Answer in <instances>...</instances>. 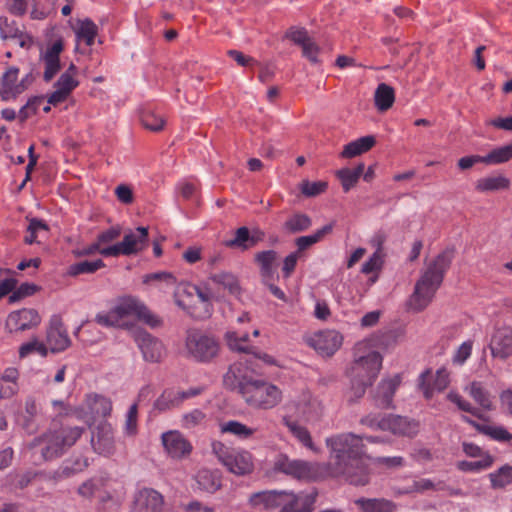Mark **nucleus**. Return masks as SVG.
<instances>
[{
  "label": "nucleus",
  "mask_w": 512,
  "mask_h": 512,
  "mask_svg": "<svg viewBox=\"0 0 512 512\" xmlns=\"http://www.w3.org/2000/svg\"><path fill=\"white\" fill-rule=\"evenodd\" d=\"M326 445L334 458L336 474L345 475L354 485L368 483V461L363 454L362 438L352 433L338 434L328 437Z\"/></svg>",
  "instance_id": "obj_1"
},
{
  "label": "nucleus",
  "mask_w": 512,
  "mask_h": 512,
  "mask_svg": "<svg viewBox=\"0 0 512 512\" xmlns=\"http://www.w3.org/2000/svg\"><path fill=\"white\" fill-rule=\"evenodd\" d=\"M138 320L156 327L160 320L138 298L133 296L119 297L108 311L99 312L95 321L104 327L129 329L133 321Z\"/></svg>",
  "instance_id": "obj_2"
},
{
  "label": "nucleus",
  "mask_w": 512,
  "mask_h": 512,
  "mask_svg": "<svg viewBox=\"0 0 512 512\" xmlns=\"http://www.w3.org/2000/svg\"><path fill=\"white\" fill-rule=\"evenodd\" d=\"M452 256L451 251H443L427 266L408 300L410 310L419 312L431 303L436 290L442 283L444 272L451 264Z\"/></svg>",
  "instance_id": "obj_3"
},
{
  "label": "nucleus",
  "mask_w": 512,
  "mask_h": 512,
  "mask_svg": "<svg viewBox=\"0 0 512 512\" xmlns=\"http://www.w3.org/2000/svg\"><path fill=\"white\" fill-rule=\"evenodd\" d=\"M382 361L383 358L375 350L373 341L362 340L353 348V361L347 369V375L350 379L373 384L382 368Z\"/></svg>",
  "instance_id": "obj_4"
},
{
  "label": "nucleus",
  "mask_w": 512,
  "mask_h": 512,
  "mask_svg": "<svg viewBox=\"0 0 512 512\" xmlns=\"http://www.w3.org/2000/svg\"><path fill=\"white\" fill-rule=\"evenodd\" d=\"M244 401L255 409L270 410L277 407L283 400V391L276 384L255 379L242 386Z\"/></svg>",
  "instance_id": "obj_5"
},
{
  "label": "nucleus",
  "mask_w": 512,
  "mask_h": 512,
  "mask_svg": "<svg viewBox=\"0 0 512 512\" xmlns=\"http://www.w3.org/2000/svg\"><path fill=\"white\" fill-rule=\"evenodd\" d=\"M82 433L83 429L80 427H62L59 430L45 433L41 438L34 439L29 447L43 445L42 456L45 460H50L59 457L73 446Z\"/></svg>",
  "instance_id": "obj_6"
},
{
  "label": "nucleus",
  "mask_w": 512,
  "mask_h": 512,
  "mask_svg": "<svg viewBox=\"0 0 512 512\" xmlns=\"http://www.w3.org/2000/svg\"><path fill=\"white\" fill-rule=\"evenodd\" d=\"M212 451L218 461L235 475L244 476L254 469L252 454L243 449L226 446L220 441L212 443Z\"/></svg>",
  "instance_id": "obj_7"
},
{
  "label": "nucleus",
  "mask_w": 512,
  "mask_h": 512,
  "mask_svg": "<svg viewBox=\"0 0 512 512\" xmlns=\"http://www.w3.org/2000/svg\"><path fill=\"white\" fill-rule=\"evenodd\" d=\"M64 39L61 35H52L39 44V65L43 68V79L50 82L61 70V54L64 51Z\"/></svg>",
  "instance_id": "obj_8"
},
{
  "label": "nucleus",
  "mask_w": 512,
  "mask_h": 512,
  "mask_svg": "<svg viewBox=\"0 0 512 512\" xmlns=\"http://www.w3.org/2000/svg\"><path fill=\"white\" fill-rule=\"evenodd\" d=\"M149 234L148 228L137 227L125 233L122 241L105 247L101 251L104 257H118L136 255L142 252L148 246Z\"/></svg>",
  "instance_id": "obj_9"
},
{
  "label": "nucleus",
  "mask_w": 512,
  "mask_h": 512,
  "mask_svg": "<svg viewBox=\"0 0 512 512\" xmlns=\"http://www.w3.org/2000/svg\"><path fill=\"white\" fill-rule=\"evenodd\" d=\"M274 470L297 480L311 481L319 476V464L301 459H292L286 454H279L273 463Z\"/></svg>",
  "instance_id": "obj_10"
},
{
  "label": "nucleus",
  "mask_w": 512,
  "mask_h": 512,
  "mask_svg": "<svg viewBox=\"0 0 512 512\" xmlns=\"http://www.w3.org/2000/svg\"><path fill=\"white\" fill-rule=\"evenodd\" d=\"M360 422L371 429L390 431L399 436H413L417 434L419 429L417 422L398 415H388L380 419L368 415L363 417Z\"/></svg>",
  "instance_id": "obj_11"
},
{
  "label": "nucleus",
  "mask_w": 512,
  "mask_h": 512,
  "mask_svg": "<svg viewBox=\"0 0 512 512\" xmlns=\"http://www.w3.org/2000/svg\"><path fill=\"white\" fill-rule=\"evenodd\" d=\"M185 348L188 355L198 362H209L219 353V344L211 336L192 330L187 333Z\"/></svg>",
  "instance_id": "obj_12"
},
{
  "label": "nucleus",
  "mask_w": 512,
  "mask_h": 512,
  "mask_svg": "<svg viewBox=\"0 0 512 512\" xmlns=\"http://www.w3.org/2000/svg\"><path fill=\"white\" fill-rule=\"evenodd\" d=\"M18 76L19 69L9 67L0 77V97L3 101L15 100L28 89L33 81L30 74H26L21 79Z\"/></svg>",
  "instance_id": "obj_13"
},
{
  "label": "nucleus",
  "mask_w": 512,
  "mask_h": 512,
  "mask_svg": "<svg viewBox=\"0 0 512 512\" xmlns=\"http://www.w3.org/2000/svg\"><path fill=\"white\" fill-rule=\"evenodd\" d=\"M305 342L321 356L330 357L342 346L343 336L336 330L326 329L307 336Z\"/></svg>",
  "instance_id": "obj_14"
},
{
  "label": "nucleus",
  "mask_w": 512,
  "mask_h": 512,
  "mask_svg": "<svg viewBox=\"0 0 512 512\" xmlns=\"http://www.w3.org/2000/svg\"><path fill=\"white\" fill-rule=\"evenodd\" d=\"M79 84V70L71 63L55 82L54 90L48 96V103L57 105L64 102Z\"/></svg>",
  "instance_id": "obj_15"
},
{
  "label": "nucleus",
  "mask_w": 512,
  "mask_h": 512,
  "mask_svg": "<svg viewBox=\"0 0 512 512\" xmlns=\"http://www.w3.org/2000/svg\"><path fill=\"white\" fill-rule=\"evenodd\" d=\"M161 443L165 454L174 460H182L192 452V444L178 430H169L161 435Z\"/></svg>",
  "instance_id": "obj_16"
},
{
  "label": "nucleus",
  "mask_w": 512,
  "mask_h": 512,
  "mask_svg": "<svg viewBox=\"0 0 512 512\" xmlns=\"http://www.w3.org/2000/svg\"><path fill=\"white\" fill-rule=\"evenodd\" d=\"M41 323L38 311L22 308L10 312L6 319V328L10 333L23 332L36 328Z\"/></svg>",
  "instance_id": "obj_17"
},
{
  "label": "nucleus",
  "mask_w": 512,
  "mask_h": 512,
  "mask_svg": "<svg viewBox=\"0 0 512 512\" xmlns=\"http://www.w3.org/2000/svg\"><path fill=\"white\" fill-rule=\"evenodd\" d=\"M314 502L312 494L283 490L278 512H312Z\"/></svg>",
  "instance_id": "obj_18"
},
{
  "label": "nucleus",
  "mask_w": 512,
  "mask_h": 512,
  "mask_svg": "<svg viewBox=\"0 0 512 512\" xmlns=\"http://www.w3.org/2000/svg\"><path fill=\"white\" fill-rule=\"evenodd\" d=\"M55 0H13L9 6L11 13L15 15H23L31 8L30 16L35 20L45 19Z\"/></svg>",
  "instance_id": "obj_19"
},
{
  "label": "nucleus",
  "mask_w": 512,
  "mask_h": 512,
  "mask_svg": "<svg viewBox=\"0 0 512 512\" xmlns=\"http://www.w3.org/2000/svg\"><path fill=\"white\" fill-rule=\"evenodd\" d=\"M163 508V495L152 488H143L136 493L131 512H162Z\"/></svg>",
  "instance_id": "obj_20"
},
{
  "label": "nucleus",
  "mask_w": 512,
  "mask_h": 512,
  "mask_svg": "<svg viewBox=\"0 0 512 512\" xmlns=\"http://www.w3.org/2000/svg\"><path fill=\"white\" fill-rule=\"evenodd\" d=\"M134 340L142 352L143 358L148 362H158L164 355V346L161 341L145 331H135Z\"/></svg>",
  "instance_id": "obj_21"
},
{
  "label": "nucleus",
  "mask_w": 512,
  "mask_h": 512,
  "mask_svg": "<svg viewBox=\"0 0 512 512\" xmlns=\"http://www.w3.org/2000/svg\"><path fill=\"white\" fill-rule=\"evenodd\" d=\"M47 344L52 352H62L71 345V340L59 316H53L47 330Z\"/></svg>",
  "instance_id": "obj_22"
},
{
  "label": "nucleus",
  "mask_w": 512,
  "mask_h": 512,
  "mask_svg": "<svg viewBox=\"0 0 512 512\" xmlns=\"http://www.w3.org/2000/svg\"><path fill=\"white\" fill-rule=\"evenodd\" d=\"M402 378L400 374H395L383 378L377 386L376 394L374 396L376 406L380 408L392 407L393 397L400 386Z\"/></svg>",
  "instance_id": "obj_23"
},
{
  "label": "nucleus",
  "mask_w": 512,
  "mask_h": 512,
  "mask_svg": "<svg viewBox=\"0 0 512 512\" xmlns=\"http://www.w3.org/2000/svg\"><path fill=\"white\" fill-rule=\"evenodd\" d=\"M489 347L495 358L506 359L512 356V329L509 327L497 329L491 337Z\"/></svg>",
  "instance_id": "obj_24"
},
{
  "label": "nucleus",
  "mask_w": 512,
  "mask_h": 512,
  "mask_svg": "<svg viewBox=\"0 0 512 512\" xmlns=\"http://www.w3.org/2000/svg\"><path fill=\"white\" fill-rule=\"evenodd\" d=\"M93 449L102 455H110L114 451V432L109 423L98 426L96 433L91 438Z\"/></svg>",
  "instance_id": "obj_25"
},
{
  "label": "nucleus",
  "mask_w": 512,
  "mask_h": 512,
  "mask_svg": "<svg viewBox=\"0 0 512 512\" xmlns=\"http://www.w3.org/2000/svg\"><path fill=\"white\" fill-rule=\"evenodd\" d=\"M430 375L431 371L426 370L419 376V387L427 399L432 397L434 391L441 392L446 389L450 383V374L445 368H440L437 370L432 387L426 384V381Z\"/></svg>",
  "instance_id": "obj_26"
},
{
  "label": "nucleus",
  "mask_w": 512,
  "mask_h": 512,
  "mask_svg": "<svg viewBox=\"0 0 512 512\" xmlns=\"http://www.w3.org/2000/svg\"><path fill=\"white\" fill-rule=\"evenodd\" d=\"M252 380L248 377V368L242 363L237 362L229 367V370L223 377L224 385L231 390H238L242 393V386Z\"/></svg>",
  "instance_id": "obj_27"
},
{
  "label": "nucleus",
  "mask_w": 512,
  "mask_h": 512,
  "mask_svg": "<svg viewBox=\"0 0 512 512\" xmlns=\"http://www.w3.org/2000/svg\"><path fill=\"white\" fill-rule=\"evenodd\" d=\"M39 412V404L34 398L28 397L25 401L24 413L17 419L18 425H20L28 434L34 433L38 429L36 418L39 415Z\"/></svg>",
  "instance_id": "obj_28"
},
{
  "label": "nucleus",
  "mask_w": 512,
  "mask_h": 512,
  "mask_svg": "<svg viewBox=\"0 0 512 512\" xmlns=\"http://www.w3.org/2000/svg\"><path fill=\"white\" fill-rule=\"evenodd\" d=\"M71 27L77 41L76 49H78V43L80 41H83L87 46L94 44L98 34V27L91 19H78Z\"/></svg>",
  "instance_id": "obj_29"
},
{
  "label": "nucleus",
  "mask_w": 512,
  "mask_h": 512,
  "mask_svg": "<svg viewBox=\"0 0 512 512\" xmlns=\"http://www.w3.org/2000/svg\"><path fill=\"white\" fill-rule=\"evenodd\" d=\"M19 372L14 367H8L0 376V399H9L19 391Z\"/></svg>",
  "instance_id": "obj_30"
},
{
  "label": "nucleus",
  "mask_w": 512,
  "mask_h": 512,
  "mask_svg": "<svg viewBox=\"0 0 512 512\" xmlns=\"http://www.w3.org/2000/svg\"><path fill=\"white\" fill-rule=\"evenodd\" d=\"M282 494L283 490H270L253 493L249 497V503L251 506L257 508L274 509L279 506Z\"/></svg>",
  "instance_id": "obj_31"
},
{
  "label": "nucleus",
  "mask_w": 512,
  "mask_h": 512,
  "mask_svg": "<svg viewBox=\"0 0 512 512\" xmlns=\"http://www.w3.org/2000/svg\"><path fill=\"white\" fill-rule=\"evenodd\" d=\"M355 504L362 512H395L397 505L385 498H359Z\"/></svg>",
  "instance_id": "obj_32"
},
{
  "label": "nucleus",
  "mask_w": 512,
  "mask_h": 512,
  "mask_svg": "<svg viewBox=\"0 0 512 512\" xmlns=\"http://www.w3.org/2000/svg\"><path fill=\"white\" fill-rule=\"evenodd\" d=\"M386 254L372 253L361 266V273L368 275L370 285L375 284L385 264Z\"/></svg>",
  "instance_id": "obj_33"
},
{
  "label": "nucleus",
  "mask_w": 512,
  "mask_h": 512,
  "mask_svg": "<svg viewBox=\"0 0 512 512\" xmlns=\"http://www.w3.org/2000/svg\"><path fill=\"white\" fill-rule=\"evenodd\" d=\"M219 430L223 434H231L241 440H249L254 437L258 429L250 427L236 420H229L219 425Z\"/></svg>",
  "instance_id": "obj_34"
},
{
  "label": "nucleus",
  "mask_w": 512,
  "mask_h": 512,
  "mask_svg": "<svg viewBox=\"0 0 512 512\" xmlns=\"http://www.w3.org/2000/svg\"><path fill=\"white\" fill-rule=\"evenodd\" d=\"M198 488L208 493H214L221 487V475L218 470L201 469L196 474Z\"/></svg>",
  "instance_id": "obj_35"
},
{
  "label": "nucleus",
  "mask_w": 512,
  "mask_h": 512,
  "mask_svg": "<svg viewBox=\"0 0 512 512\" xmlns=\"http://www.w3.org/2000/svg\"><path fill=\"white\" fill-rule=\"evenodd\" d=\"M277 253L274 250H266L255 255V261L260 267V274L264 283L270 282L274 277V264Z\"/></svg>",
  "instance_id": "obj_36"
},
{
  "label": "nucleus",
  "mask_w": 512,
  "mask_h": 512,
  "mask_svg": "<svg viewBox=\"0 0 512 512\" xmlns=\"http://www.w3.org/2000/svg\"><path fill=\"white\" fill-rule=\"evenodd\" d=\"M376 143L375 137L371 135L360 137L344 146L341 152L342 158H353L369 151Z\"/></svg>",
  "instance_id": "obj_37"
},
{
  "label": "nucleus",
  "mask_w": 512,
  "mask_h": 512,
  "mask_svg": "<svg viewBox=\"0 0 512 512\" xmlns=\"http://www.w3.org/2000/svg\"><path fill=\"white\" fill-rule=\"evenodd\" d=\"M395 101L394 89L386 83L377 86L374 93V103L378 111L385 112L390 109Z\"/></svg>",
  "instance_id": "obj_38"
},
{
  "label": "nucleus",
  "mask_w": 512,
  "mask_h": 512,
  "mask_svg": "<svg viewBox=\"0 0 512 512\" xmlns=\"http://www.w3.org/2000/svg\"><path fill=\"white\" fill-rule=\"evenodd\" d=\"M86 404L95 417H107L111 414L112 402L107 397L91 394L87 397Z\"/></svg>",
  "instance_id": "obj_39"
},
{
  "label": "nucleus",
  "mask_w": 512,
  "mask_h": 512,
  "mask_svg": "<svg viewBox=\"0 0 512 512\" xmlns=\"http://www.w3.org/2000/svg\"><path fill=\"white\" fill-rule=\"evenodd\" d=\"M512 160V142L493 148L482 156V164L499 165Z\"/></svg>",
  "instance_id": "obj_40"
},
{
  "label": "nucleus",
  "mask_w": 512,
  "mask_h": 512,
  "mask_svg": "<svg viewBox=\"0 0 512 512\" xmlns=\"http://www.w3.org/2000/svg\"><path fill=\"white\" fill-rule=\"evenodd\" d=\"M365 169L364 163H359L354 169L342 168L336 172L345 192H348L358 182Z\"/></svg>",
  "instance_id": "obj_41"
},
{
  "label": "nucleus",
  "mask_w": 512,
  "mask_h": 512,
  "mask_svg": "<svg viewBox=\"0 0 512 512\" xmlns=\"http://www.w3.org/2000/svg\"><path fill=\"white\" fill-rule=\"evenodd\" d=\"M225 340L228 347L233 351L252 353V348L249 345V335L246 332L227 331Z\"/></svg>",
  "instance_id": "obj_42"
},
{
  "label": "nucleus",
  "mask_w": 512,
  "mask_h": 512,
  "mask_svg": "<svg viewBox=\"0 0 512 512\" xmlns=\"http://www.w3.org/2000/svg\"><path fill=\"white\" fill-rule=\"evenodd\" d=\"M210 280L224 289L230 294L238 295L240 293V285L237 277L229 272H218L210 276Z\"/></svg>",
  "instance_id": "obj_43"
},
{
  "label": "nucleus",
  "mask_w": 512,
  "mask_h": 512,
  "mask_svg": "<svg viewBox=\"0 0 512 512\" xmlns=\"http://www.w3.org/2000/svg\"><path fill=\"white\" fill-rule=\"evenodd\" d=\"M285 425L291 432V434L306 448L318 452L315 447L312 437L308 429L295 421H285Z\"/></svg>",
  "instance_id": "obj_44"
},
{
  "label": "nucleus",
  "mask_w": 512,
  "mask_h": 512,
  "mask_svg": "<svg viewBox=\"0 0 512 512\" xmlns=\"http://www.w3.org/2000/svg\"><path fill=\"white\" fill-rule=\"evenodd\" d=\"M302 402V414L306 420L310 421L317 419L322 415L323 404L318 398L312 396L310 393H305L303 395Z\"/></svg>",
  "instance_id": "obj_45"
},
{
  "label": "nucleus",
  "mask_w": 512,
  "mask_h": 512,
  "mask_svg": "<svg viewBox=\"0 0 512 512\" xmlns=\"http://www.w3.org/2000/svg\"><path fill=\"white\" fill-rule=\"evenodd\" d=\"M257 239L254 235H250L247 227H240L235 232V237L231 240L226 241L228 247H238L243 250L249 249L255 246Z\"/></svg>",
  "instance_id": "obj_46"
},
{
  "label": "nucleus",
  "mask_w": 512,
  "mask_h": 512,
  "mask_svg": "<svg viewBox=\"0 0 512 512\" xmlns=\"http://www.w3.org/2000/svg\"><path fill=\"white\" fill-rule=\"evenodd\" d=\"M176 277L170 272H155L143 276V283H158L159 289H169L176 285Z\"/></svg>",
  "instance_id": "obj_47"
},
{
  "label": "nucleus",
  "mask_w": 512,
  "mask_h": 512,
  "mask_svg": "<svg viewBox=\"0 0 512 512\" xmlns=\"http://www.w3.org/2000/svg\"><path fill=\"white\" fill-rule=\"evenodd\" d=\"M105 267V263L101 259L94 261H81L69 266L67 274L69 276H78L80 274H92L97 270Z\"/></svg>",
  "instance_id": "obj_48"
},
{
  "label": "nucleus",
  "mask_w": 512,
  "mask_h": 512,
  "mask_svg": "<svg viewBox=\"0 0 512 512\" xmlns=\"http://www.w3.org/2000/svg\"><path fill=\"white\" fill-rule=\"evenodd\" d=\"M511 181L502 174L487 176L482 179V191H505L510 188Z\"/></svg>",
  "instance_id": "obj_49"
},
{
  "label": "nucleus",
  "mask_w": 512,
  "mask_h": 512,
  "mask_svg": "<svg viewBox=\"0 0 512 512\" xmlns=\"http://www.w3.org/2000/svg\"><path fill=\"white\" fill-rule=\"evenodd\" d=\"M191 288L196 292V295L199 299L200 307L202 309L201 311H195L193 313V315L196 318H201V319L210 317L212 314V306H211L212 294L209 291H204L197 286H192Z\"/></svg>",
  "instance_id": "obj_50"
},
{
  "label": "nucleus",
  "mask_w": 512,
  "mask_h": 512,
  "mask_svg": "<svg viewBox=\"0 0 512 512\" xmlns=\"http://www.w3.org/2000/svg\"><path fill=\"white\" fill-rule=\"evenodd\" d=\"M489 478L493 488H504L512 485V465H504L497 471L490 473Z\"/></svg>",
  "instance_id": "obj_51"
},
{
  "label": "nucleus",
  "mask_w": 512,
  "mask_h": 512,
  "mask_svg": "<svg viewBox=\"0 0 512 512\" xmlns=\"http://www.w3.org/2000/svg\"><path fill=\"white\" fill-rule=\"evenodd\" d=\"M333 229V224H327L321 229H318L311 235L301 236L297 238L296 245L299 250H305L311 245L319 242L326 234L330 233Z\"/></svg>",
  "instance_id": "obj_52"
},
{
  "label": "nucleus",
  "mask_w": 512,
  "mask_h": 512,
  "mask_svg": "<svg viewBox=\"0 0 512 512\" xmlns=\"http://www.w3.org/2000/svg\"><path fill=\"white\" fill-rule=\"evenodd\" d=\"M311 224L312 221L308 215L297 213L287 219L284 228L289 232L296 233L308 229Z\"/></svg>",
  "instance_id": "obj_53"
},
{
  "label": "nucleus",
  "mask_w": 512,
  "mask_h": 512,
  "mask_svg": "<svg viewBox=\"0 0 512 512\" xmlns=\"http://www.w3.org/2000/svg\"><path fill=\"white\" fill-rule=\"evenodd\" d=\"M178 406L179 402L176 395V389L164 390L163 393L156 399L154 403V408L161 412L170 410Z\"/></svg>",
  "instance_id": "obj_54"
},
{
  "label": "nucleus",
  "mask_w": 512,
  "mask_h": 512,
  "mask_svg": "<svg viewBox=\"0 0 512 512\" xmlns=\"http://www.w3.org/2000/svg\"><path fill=\"white\" fill-rule=\"evenodd\" d=\"M482 434L499 442H508L512 439V434L503 426L482 423Z\"/></svg>",
  "instance_id": "obj_55"
},
{
  "label": "nucleus",
  "mask_w": 512,
  "mask_h": 512,
  "mask_svg": "<svg viewBox=\"0 0 512 512\" xmlns=\"http://www.w3.org/2000/svg\"><path fill=\"white\" fill-rule=\"evenodd\" d=\"M440 485H441V482H438L437 484H435L430 479L421 478V479L414 480L410 486H408L402 490H399L397 493L398 494L423 493L428 490L439 489Z\"/></svg>",
  "instance_id": "obj_56"
},
{
  "label": "nucleus",
  "mask_w": 512,
  "mask_h": 512,
  "mask_svg": "<svg viewBox=\"0 0 512 512\" xmlns=\"http://www.w3.org/2000/svg\"><path fill=\"white\" fill-rule=\"evenodd\" d=\"M350 383L351 385L345 393V397L350 403L357 402L359 399H361L364 396L366 389L372 385L370 383H366L365 381L356 379H350Z\"/></svg>",
  "instance_id": "obj_57"
},
{
  "label": "nucleus",
  "mask_w": 512,
  "mask_h": 512,
  "mask_svg": "<svg viewBox=\"0 0 512 512\" xmlns=\"http://www.w3.org/2000/svg\"><path fill=\"white\" fill-rule=\"evenodd\" d=\"M141 123L148 130L159 131L164 127L165 120L159 113L144 111L141 115Z\"/></svg>",
  "instance_id": "obj_58"
},
{
  "label": "nucleus",
  "mask_w": 512,
  "mask_h": 512,
  "mask_svg": "<svg viewBox=\"0 0 512 512\" xmlns=\"http://www.w3.org/2000/svg\"><path fill=\"white\" fill-rule=\"evenodd\" d=\"M448 399L455 403L459 409L463 410V411H466V412H471L472 415L474 417H476V420H471L469 419L468 417H465L464 419L471 423L477 430H480V424L478 423V419H480V416L477 414V410L474 409L472 410L471 406L469 403H467L466 401H464L461 396L455 392H450L448 395H447Z\"/></svg>",
  "instance_id": "obj_59"
},
{
  "label": "nucleus",
  "mask_w": 512,
  "mask_h": 512,
  "mask_svg": "<svg viewBox=\"0 0 512 512\" xmlns=\"http://www.w3.org/2000/svg\"><path fill=\"white\" fill-rule=\"evenodd\" d=\"M47 347L44 343L40 342L38 339L34 338L26 343H23L19 348V356L20 358H25L33 352H37L42 356L47 355Z\"/></svg>",
  "instance_id": "obj_60"
},
{
  "label": "nucleus",
  "mask_w": 512,
  "mask_h": 512,
  "mask_svg": "<svg viewBox=\"0 0 512 512\" xmlns=\"http://www.w3.org/2000/svg\"><path fill=\"white\" fill-rule=\"evenodd\" d=\"M474 342L472 340L464 341L453 353L451 361L454 365L462 366L471 356Z\"/></svg>",
  "instance_id": "obj_61"
},
{
  "label": "nucleus",
  "mask_w": 512,
  "mask_h": 512,
  "mask_svg": "<svg viewBox=\"0 0 512 512\" xmlns=\"http://www.w3.org/2000/svg\"><path fill=\"white\" fill-rule=\"evenodd\" d=\"M327 186V182L324 181L310 182L306 180L301 183L300 190L305 196L313 197L323 193Z\"/></svg>",
  "instance_id": "obj_62"
},
{
  "label": "nucleus",
  "mask_w": 512,
  "mask_h": 512,
  "mask_svg": "<svg viewBox=\"0 0 512 512\" xmlns=\"http://www.w3.org/2000/svg\"><path fill=\"white\" fill-rule=\"evenodd\" d=\"M19 31L20 29L14 20H10L6 16L0 17V36L2 39H12Z\"/></svg>",
  "instance_id": "obj_63"
},
{
  "label": "nucleus",
  "mask_w": 512,
  "mask_h": 512,
  "mask_svg": "<svg viewBox=\"0 0 512 512\" xmlns=\"http://www.w3.org/2000/svg\"><path fill=\"white\" fill-rule=\"evenodd\" d=\"M47 231H48V227L45 222L38 220V219H32L27 228V235L25 236V242L28 244H32L36 241L38 233L47 232Z\"/></svg>",
  "instance_id": "obj_64"
}]
</instances>
